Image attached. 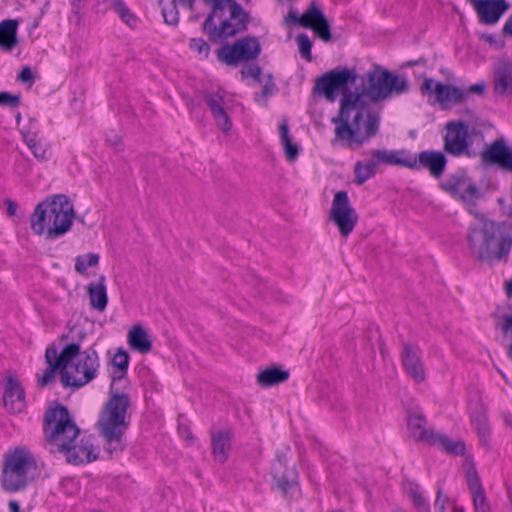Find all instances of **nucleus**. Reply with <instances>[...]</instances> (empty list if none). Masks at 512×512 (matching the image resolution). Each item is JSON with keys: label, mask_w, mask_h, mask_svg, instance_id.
Instances as JSON below:
<instances>
[{"label": "nucleus", "mask_w": 512, "mask_h": 512, "mask_svg": "<svg viewBox=\"0 0 512 512\" xmlns=\"http://www.w3.org/2000/svg\"><path fill=\"white\" fill-rule=\"evenodd\" d=\"M485 88H486V85L484 82H478V83L471 85L468 89H466L464 91L467 92V97L471 93H475L477 95L482 96L485 92Z\"/></svg>", "instance_id": "nucleus-48"}, {"label": "nucleus", "mask_w": 512, "mask_h": 512, "mask_svg": "<svg viewBox=\"0 0 512 512\" xmlns=\"http://www.w3.org/2000/svg\"><path fill=\"white\" fill-rule=\"evenodd\" d=\"M476 139L478 140L479 142H483L484 141V134L481 130L475 128V127H472L471 129L469 128V141L472 143V139Z\"/></svg>", "instance_id": "nucleus-50"}, {"label": "nucleus", "mask_w": 512, "mask_h": 512, "mask_svg": "<svg viewBox=\"0 0 512 512\" xmlns=\"http://www.w3.org/2000/svg\"><path fill=\"white\" fill-rule=\"evenodd\" d=\"M288 378L289 372L287 370L275 366L260 371L256 376L257 383L262 387L278 385L285 382Z\"/></svg>", "instance_id": "nucleus-32"}, {"label": "nucleus", "mask_w": 512, "mask_h": 512, "mask_svg": "<svg viewBox=\"0 0 512 512\" xmlns=\"http://www.w3.org/2000/svg\"><path fill=\"white\" fill-rule=\"evenodd\" d=\"M432 438L429 444L438 446L443 449L445 452L453 455H463L465 453V444L464 442L458 440L453 441L445 435H442L436 432L431 436Z\"/></svg>", "instance_id": "nucleus-33"}, {"label": "nucleus", "mask_w": 512, "mask_h": 512, "mask_svg": "<svg viewBox=\"0 0 512 512\" xmlns=\"http://www.w3.org/2000/svg\"><path fill=\"white\" fill-rule=\"evenodd\" d=\"M376 172L375 162L372 161L371 157L367 161H358L354 166V183L362 185L368 179L374 176Z\"/></svg>", "instance_id": "nucleus-35"}, {"label": "nucleus", "mask_w": 512, "mask_h": 512, "mask_svg": "<svg viewBox=\"0 0 512 512\" xmlns=\"http://www.w3.org/2000/svg\"><path fill=\"white\" fill-rule=\"evenodd\" d=\"M480 156L483 164H499L506 168L512 160V148L506 145L503 138H499L486 145Z\"/></svg>", "instance_id": "nucleus-19"}, {"label": "nucleus", "mask_w": 512, "mask_h": 512, "mask_svg": "<svg viewBox=\"0 0 512 512\" xmlns=\"http://www.w3.org/2000/svg\"><path fill=\"white\" fill-rule=\"evenodd\" d=\"M407 425L411 432V435L417 441H424L429 443L431 441L430 436L436 433V431L434 430H428L425 428L426 420L424 416L420 413L410 414L408 416Z\"/></svg>", "instance_id": "nucleus-30"}, {"label": "nucleus", "mask_w": 512, "mask_h": 512, "mask_svg": "<svg viewBox=\"0 0 512 512\" xmlns=\"http://www.w3.org/2000/svg\"><path fill=\"white\" fill-rule=\"evenodd\" d=\"M112 364L118 369L119 374L114 373L110 385L109 398L102 409L97 422L100 434L107 443V450L121 451L124 449V435L129 423L126 421L127 410L130 406V399L125 393L113 389L114 383L122 380L129 365V355L123 349H118L112 358Z\"/></svg>", "instance_id": "nucleus-2"}, {"label": "nucleus", "mask_w": 512, "mask_h": 512, "mask_svg": "<svg viewBox=\"0 0 512 512\" xmlns=\"http://www.w3.org/2000/svg\"><path fill=\"white\" fill-rule=\"evenodd\" d=\"M413 156L416 160V167L411 168L412 170L426 168L434 178H440L444 173L447 159L442 152L435 150H425L421 151L418 156Z\"/></svg>", "instance_id": "nucleus-20"}, {"label": "nucleus", "mask_w": 512, "mask_h": 512, "mask_svg": "<svg viewBox=\"0 0 512 512\" xmlns=\"http://www.w3.org/2000/svg\"><path fill=\"white\" fill-rule=\"evenodd\" d=\"M329 218L339 229L343 237H347L358 221V215L351 206L346 191H338L333 198Z\"/></svg>", "instance_id": "nucleus-14"}, {"label": "nucleus", "mask_w": 512, "mask_h": 512, "mask_svg": "<svg viewBox=\"0 0 512 512\" xmlns=\"http://www.w3.org/2000/svg\"><path fill=\"white\" fill-rule=\"evenodd\" d=\"M189 47L196 52L201 59H206L210 54V46L202 38H192L189 42Z\"/></svg>", "instance_id": "nucleus-40"}, {"label": "nucleus", "mask_w": 512, "mask_h": 512, "mask_svg": "<svg viewBox=\"0 0 512 512\" xmlns=\"http://www.w3.org/2000/svg\"><path fill=\"white\" fill-rule=\"evenodd\" d=\"M493 89L498 96H505L512 91V63L499 62L493 71Z\"/></svg>", "instance_id": "nucleus-26"}, {"label": "nucleus", "mask_w": 512, "mask_h": 512, "mask_svg": "<svg viewBox=\"0 0 512 512\" xmlns=\"http://www.w3.org/2000/svg\"><path fill=\"white\" fill-rule=\"evenodd\" d=\"M77 352L78 346L76 345H65L60 354H58L55 347H48L45 351V359L48 367L44 370L43 375L38 377V386L44 387L51 382L55 376L56 370L59 369L61 373L65 371Z\"/></svg>", "instance_id": "nucleus-16"}, {"label": "nucleus", "mask_w": 512, "mask_h": 512, "mask_svg": "<svg viewBox=\"0 0 512 512\" xmlns=\"http://www.w3.org/2000/svg\"><path fill=\"white\" fill-rule=\"evenodd\" d=\"M289 448L276 452V462L273 465V477L277 480L278 487L286 492L296 479L295 466L287 467Z\"/></svg>", "instance_id": "nucleus-21"}, {"label": "nucleus", "mask_w": 512, "mask_h": 512, "mask_svg": "<svg viewBox=\"0 0 512 512\" xmlns=\"http://www.w3.org/2000/svg\"><path fill=\"white\" fill-rule=\"evenodd\" d=\"M73 218V204L66 195L57 194L37 204L30 227L34 234L54 240L70 230Z\"/></svg>", "instance_id": "nucleus-4"}, {"label": "nucleus", "mask_w": 512, "mask_h": 512, "mask_svg": "<svg viewBox=\"0 0 512 512\" xmlns=\"http://www.w3.org/2000/svg\"><path fill=\"white\" fill-rule=\"evenodd\" d=\"M507 352H508V355L512 358V343L510 344Z\"/></svg>", "instance_id": "nucleus-61"}, {"label": "nucleus", "mask_w": 512, "mask_h": 512, "mask_svg": "<svg viewBox=\"0 0 512 512\" xmlns=\"http://www.w3.org/2000/svg\"><path fill=\"white\" fill-rule=\"evenodd\" d=\"M506 215L510 218H512V196H511V205L509 206Z\"/></svg>", "instance_id": "nucleus-59"}, {"label": "nucleus", "mask_w": 512, "mask_h": 512, "mask_svg": "<svg viewBox=\"0 0 512 512\" xmlns=\"http://www.w3.org/2000/svg\"><path fill=\"white\" fill-rule=\"evenodd\" d=\"M408 89V81L388 70L375 66L362 76L361 88L345 91L338 115L332 118L335 127L333 142L349 148H359L379 130L380 109L374 104L401 94Z\"/></svg>", "instance_id": "nucleus-1"}, {"label": "nucleus", "mask_w": 512, "mask_h": 512, "mask_svg": "<svg viewBox=\"0 0 512 512\" xmlns=\"http://www.w3.org/2000/svg\"><path fill=\"white\" fill-rule=\"evenodd\" d=\"M418 63H419V61H410V62H408V65L414 66V65H417Z\"/></svg>", "instance_id": "nucleus-63"}, {"label": "nucleus", "mask_w": 512, "mask_h": 512, "mask_svg": "<svg viewBox=\"0 0 512 512\" xmlns=\"http://www.w3.org/2000/svg\"><path fill=\"white\" fill-rule=\"evenodd\" d=\"M204 100L212 113L214 121L219 129L224 133L230 131L232 127L231 120L224 109V97L219 92L216 94L206 93Z\"/></svg>", "instance_id": "nucleus-25"}, {"label": "nucleus", "mask_w": 512, "mask_h": 512, "mask_svg": "<svg viewBox=\"0 0 512 512\" xmlns=\"http://www.w3.org/2000/svg\"><path fill=\"white\" fill-rule=\"evenodd\" d=\"M24 142L27 144L34 157L40 161H46L49 158L47 145L42 143L37 136V132H22Z\"/></svg>", "instance_id": "nucleus-34"}, {"label": "nucleus", "mask_w": 512, "mask_h": 512, "mask_svg": "<svg viewBox=\"0 0 512 512\" xmlns=\"http://www.w3.org/2000/svg\"><path fill=\"white\" fill-rule=\"evenodd\" d=\"M85 338L83 331L78 332V341L69 345L78 346V352L73 360L68 364L65 371L61 374V382L63 386L82 387L92 381L97 374L100 366L98 353L93 347H89L84 351L81 350L80 342Z\"/></svg>", "instance_id": "nucleus-8"}, {"label": "nucleus", "mask_w": 512, "mask_h": 512, "mask_svg": "<svg viewBox=\"0 0 512 512\" xmlns=\"http://www.w3.org/2000/svg\"><path fill=\"white\" fill-rule=\"evenodd\" d=\"M99 261V255L89 253L83 256H78L75 259V270L79 273L85 272L89 267L96 265Z\"/></svg>", "instance_id": "nucleus-37"}, {"label": "nucleus", "mask_w": 512, "mask_h": 512, "mask_svg": "<svg viewBox=\"0 0 512 512\" xmlns=\"http://www.w3.org/2000/svg\"><path fill=\"white\" fill-rule=\"evenodd\" d=\"M18 80H20L23 83L33 82V74L30 67L25 66L22 68V70L18 74Z\"/></svg>", "instance_id": "nucleus-49"}, {"label": "nucleus", "mask_w": 512, "mask_h": 512, "mask_svg": "<svg viewBox=\"0 0 512 512\" xmlns=\"http://www.w3.org/2000/svg\"><path fill=\"white\" fill-rule=\"evenodd\" d=\"M296 42H297L301 56L305 60L311 61L312 60V55H311L312 42L309 39L308 35L305 33L298 34L296 36Z\"/></svg>", "instance_id": "nucleus-39"}, {"label": "nucleus", "mask_w": 512, "mask_h": 512, "mask_svg": "<svg viewBox=\"0 0 512 512\" xmlns=\"http://www.w3.org/2000/svg\"><path fill=\"white\" fill-rule=\"evenodd\" d=\"M173 4L181 5L183 7L191 9L195 0H172Z\"/></svg>", "instance_id": "nucleus-55"}, {"label": "nucleus", "mask_w": 512, "mask_h": 512, "mask_svg": "<svg viewBox=\"0 0 512 512\" xmlns=\"http://www.w3.org/2000/svg\"><path fill=\"white\" fill-rule=\"evenodd\" d=\"M58 453L66 457V461L73 465L89 463L97 458V451L94 447L91 437L76 439L74 443L67 445Z\"/></svg>", "instance_id": "nucleus-17"}, {"label": "nucleus", "mask_w": 512, "mask_h": 512, "mask_svg": "<svg viewBox=\"0 0 512 512\" xmlns=\"http://www.w3.org/2000/svg\"><path fill=\"white\" fill-rule=\"evenodd\" d=\"M371 159L376 167L379 164L398 165L407 168L416 167L415 157L406 151L371 150Z\"/></svg>", "instance_id": "nucleus-22"}, {"label": "nucleus", "mask_w": 512, "mask_h": 512, "mask_svg": "<svg viewBox=\"0 0 512 512\" xmlns=\"http://www.w3.org/2000/svg\"><path fill=\"white\" fill-rule=\"evenodd\" d=\"M9 512H20L19 503L15 500H10L8 503Z\"/></svg>", "instance_id": "nucleus-56"}, {"label": "nucleus", "mask_w": 512, "mask_h": 512, "mask_svg": "<svg viewBox=\"0 0 512 512\" xmlns=\"http://www.w3.org/2000/svg\"><path fill=\"white\" fill-rule=\"evenodd\" d=\"M279 136L281 144L285 150L286 157L289 161H294L298 156V147L293 144L289 136V127L286 122L279 125Z\"/></svg>", "instance_id": "nucleus-36"}, {"label": "nucleus", "mask_w": 512, "mask_h": 512, "mask_svg": "<svg viewBox=\"0 0 512 512\" xmlns=\"http://www.w3.org/2000/svg\"><path fill=\"white\" fill-rule=\"evenodd\" d=\"M356 79L357 74L354 70L348 68L333 69L316 80L313 92L323 95L329 102H334L339 92L342 93L343 98L345 91H351L347 88V85L349 83L354 84Z\"/></svg>", "instance_id": "nucleus-10"}, {"label": "nucleus", "mask_w": 512, "mask_h": 512, "mask_svg": "<svg viewBox=\"0 0 512 512\" xmlns=\"http://www.w3.org/2000/svg\"><path fill=\"white\" fill-rule=\"evenodd\" d=\"M211 446L214 459L218 463L226 462L230 450V435L227 431L219 430L211 434Z\"/></svg>", "instance_id": "nucleus-29"}, {"label": "nucleus", "mask_w": 512, "mask_h": 512, "mask_svg": "<svg viewBox=\"0 0 512 512\" xmlns=\"http://www.w3.org/2000/svg\"><path fill=\"white\" fill-rule=\"evenodd\" d=\"M6 205H7V214L9 216H13L15 215L16 213V209H17V205L16 203H14L13 201L11 200H7L6 201Z\"/></svg>", "instance_id": "nucleus-54"}, {"label": "nucleus", "mask_w": 512, "mask_h": 512, "mask_svg": "<svg viewBox=\"0 0 512 512\" xmlns=\"http://www.w3.org/2000/svg\"><path fill=\"white\" fill-rule=\"evenodd\" d=\"M402 366L409 377L416 383H421L425 379V370L421 362L418 351L409 343L403 344L401 354Z\"/></svg>", "instance_id": "nucleus-23"}, {"label": "nucleus", "mask_w": 512, "mask_h": 512, "mask_svg": "<svg viewBox=\"0 0 512 512\" xmlns=\"http://www.w3.org/2000/svg\"><path fill=\"white\" fill-rule=\"evenodd\" d=\"M467 242L471 255L478 261L494 265L506 262L512 246V236L507 232L506 221L482 217L480 226H470Z\"/></svg>", "instance_id": "nucleus-3"}, {"label": "nucleus", "mask_w": 512, "mask_h": 512, "mask_svg": "<svg viewBox=\"0 0 512 512\" xmlns=\"http://www.w3.org/2000/svg\"><path fill=\"white\" fill-rule=\"evenodd\" d=\"M128 344L131 349L147 354L152 349V341L147 331L140 325L133 326L128 332Z\"/></svg>", "instance_id": "nucleus-28"}, {"label": "nucleus", "mask_w": 512, "mask_h": 512, "mask_svg": "<svg viewBox=\"0 0 512 512\" xmlns=\"http://www.w3.org/2000/svg\"><path fill=\"white\" fill-rule=\"evenodd\" d=\"M444 136V150L455 157L475 158L478 152L469 141V125L465 121H449Z\"/></svg>", "instance_id": "nucleus-11"}, {"label": "nucleus", "mask_w": 512, "mask_h": 512, "mask_svg": "<svg viewBox=\"0 0 512 512\" xmlns=\"http://www.w3.org/2000/svg\"><path fill=\"white\" fill-rule=\"evenodd\" d=\"M40 474L34 454L25 447L5 453L1 471V487L7 493H17L30 486Z\"/></svg>", "instance_id": "nucleus-6"}, {"label": "nucleus", "mask_w": 512, "mask_h": 512, "mask_svg": "<svg viewBox=\"0 0 512 512\" xmlns=\"http://www.w3.org/2000/svg\"><path fill=\"white\" fill-rule=\"evenodd\" d=\"M272 94V89L269 85H264L263 88H262V95L264 97H268Z\"/></svg>", "instance_id": "nucleus-57"}, {"label": "nucleus", "mask_w": 512, "mask_h": 512, "mask_svg": "<svg viewBox=\"0 0 512 512\" xmlns=\"http://www.w3.org/2000/svg\"><path fill=\"white\" fill-rule=\"evenodd\" d=\"M43 432L51 453H58L79 438L80 429L63 405L49 408L44 415Z\"/></svg>", "instance_id": "nucleus-7"}, {"label": "nucleus", "mask_w": 512, "mask_h": 512, "mask_svg": "<svg viewBox=\"0 0 512 512\" xmlns=\"http://www.w3.org/2000/svg\"><path fill=\"white\" fill-rule=\"evenodd\" d=\"M507 293L512 295V280L507 284Z\"/></svg>", "instance_id": "nucleus-60"}, {"label": "nucleus", "mask_w": 512, "mask_h": 512, "mask_svg": "<svg viewBox=\"0 0 512 512\" xmlns=\"http://www.w3.org/2000/svg\"><path fill=\"white\" fill-rule=\"evenodd\" d=\"M3 403L6 410L14 414L22 412L25 407V392L13 377L6 380Z\"/></svg>", "instance_id": "nucleus-24"}, {"label": "nucleus", "mask_w": 512, "mask_h": 512, "mask_svg": "<svg viewBox=\"0 0 512 512\" xmlns=\"http://www.w3.org/2000/svg\"><path fill=\"white\" fill-rule=\"evenodd\" d=\"M505 169L512 170V160L510 161V165L507 166Z\"/></svg>", "instance_id": "nucleus-64"}, {"label": "nucleus", "mask_w": 512, "mask_h": 512, "mask_svg": "<svg viewBox=\"0 0 512 512\" xmlns=\"http://www.w3.org/2000/svg\"><path fill=\"white\" fill-rule=\"evenodd\" d=\"M449 498L442 495V491L439 488L437 490L436 500L434 502V508L439 512H444L446 506L449 504Z\"/></svg>", "instance_id": "nucleus-47"}, {"label": "nucleus", "mask_w": 512, "mask_h": 512, "mask_svg": "<svg viewBox=\"0 0 512 512\" xmlns=\"http://www.w3.org/2000/svg\"><path fill=\"white\" fill-rule=\"evenodd\" d=\"M476 139L478 140L479 142H483L484 141V134L481 130L475 128V127H472L471 129L469 128V141L472 143V139Z\"/></svg>", "instance_id": "nucleus-51"}, {"label": "nucleus", "mask_w": 512, "mask_h": 512, "mask_svg": "<svg viewBox=\"0 0 512 512\" xmlns=\"http://www.w3.org/2000/svg\"><path fill=\"white\" fill-rule=\"evenodd\" d=\"M470 493L475 512H488L489 504L487 502L483 487L470 491Z\"/></svg>", "instance_id": "nucleus-38"}, {"label": "nucleus", "mask_w": 512, "mask_h": 512, "mask_svg": "<svg viewBox=\"0 0 512 512\" xmlns=\"http://www.w3.org/2000/svg\"><path fill=\"white\" fill-rule=\"evenodd\" d=\"M285 22H291L304 28L312 29L315 35L324 42H330L332 40L329 23L315 1L309 3L307 9L301 16L294 10L289 11L285 17Z\"/></svg>", "instance_id": "nucleus-12"}, {"label": "nucleus", "mask_w": 512, "mask_h": 512, "mask_svg": "<svg viewBox=\"0 0 512 512\" xmlns=\"http://www.w3.org/2000/svg\"><path fill=\"white\" fill-rule=\"evenodd\" d=\"M18 21L7 19L0 22V47L11 51L17 44Z\"/></svg>", "instance_id": "nucleus-31"}, {"label": "nucleus", "mask_w": 512, "mask_h": 512, "mask_svg": "<svg viewBox=\"0 0 512 512\" xmlns=\"http://www.w3.org/2000/svg\"><path fill=\"white\" fill-rule=\"evenodd\" d=\"M261 72H262V70H261L260 66L252 64V65H248V66L244 67L243 69H241L240 74H241L242 79L251 77L255 81L259 82Z\"/></svg>", "instance_id": "nucleus-45"}, {"label": "nucleus", "mask_w": 512, "mask_h": 512, "mask_svg": "<svg viewBox=\"0 0 512 512\" xmlns=\"http://www.w3.org/2000/svg\"><path fill=\"white\" fill-rule=\"evenodd\" d=\"M176 6H177V4H173V2H172L168 8L167 7L162 8V15H163L164 21L167 24L177 25V23L179 21V16H178V11L176 10Z\"/></svg>", "instance_id": "nucleus-44"}, {"label": "nucleus", "mask_w": 512, "mask_h": 512, "mask_svg": "<svg viewBox=\"0 0 512 512\" xmlns=\"http://www.w3.org/2000/svg\"><path fill=\"white\" fill-rule=\"evenodd\" d=\"M474 7L481 22L491 25L508 10L509 5L505 0H469Z\"/></svg>", "instance_id": "nucleus-18"}, {"label": "nucleus", "mask_w": 512, "mask_h": 512, "mask_svg": "<svg viewBox=\"0 0 512 512\" xmlns=\"http://www.w3.org/2000/svg\"><path fill=\"white\" fill-rule=\"evenodd\" d=\"M496 328L500 329L505 340H511L512 343V313L502 315Z\"/></svg>", "instance_id": "nucleus-41"}, {"label": "nucleus", "mask_w": 512, "mask_h": 512, "mask_svg": "<svg viewBox=\"0 0 512 512\" xmlns=\"http://www.w3.org/2000/svg\"><path fill=\"white\" fill-rule=\"evenodd\" d=\"M105 282V276L100 275L96 282H91L86 287L90 306L99 312H103L108 303L107 287Z\"/></svg>", "instance_id": "nucleus-27"}, {"label": "nucleus", "mask_w": 512, "mask_h": 512, "mask_svg": "<svg viewBox=\"0 0 512 512\" xmlns=\"http://www.w3.org/2000/svg\"><path fill=\"white\" fill-rule=\"evenodd\" d=\"M466 481L470 491L482 488L476 469L474 468L473 465H470L466 469Z\"/></svg>", "instance_id": "nucleus-43"}, {"label": "nucleus", "mask_w": 512, "mask_h": 512, "mask_svg": "<svg viewBox=\"0 0 512 512\" xmlns=\"http://www.w3.org/2000/svg\"><path fill=\"white\" fill-rule=\"evenodd\" d=\"M409 496L418 512H430L428 501L422 496L418 489H411Z\"/></svg>", "instance_id": "nucleus-42"}, {"label": "nucleus", "mask_w": 512, "mask_h": 512, "mask_svg": "<svg viewBox=\"0 0 512 512\" xmlns=\"http://www.w3.org/2000/svg\"><path fill=\"white\" fill-rule=\"evenodd\" d=\"M120 142H121V139L118 136H115V138L113 139L112 145L116 147L120 144Z\"/></svg>", "instance_id": "nucleus-58"}, {"label": "nucleus", "mask_w": 512, "mask_h": 512, "mask_svg": "<svg viewBox=\"0 0 512 512\" xmlns=\"http://www.w3.org/2000/svg\"><path fill=\"white\" fill-rule=\"evenodd\" d=\"M20 103L19 95H12L9 92H0V105L8 107H17Z\"/></svg>", "instance_id": "nucleus-46"}, {"label": "nucleus", "mask_w": 512, "mask_h": 512, "mask_svg": "<svg viewBox=\"0 0 512 512\" xmlns=\"http://www.w3.org/2000/svg\"><path fill=\"white\" fill-rule=\"evenodd\" d=\"M441 188L455 199L460 200L472 213L476 200L480 198V192L476 184L465 172H457L451 175Z\"/></svg>", "instance_id": "nucleus-13"}, {"label": "nucleus", "mask_w": 512, "mask_h": 512, "mask_svg": "<svg viewBox=\"0 0 512 512\" xmlns=\"http://www.w3.org/2000/svg\"><path fill=\"white\" fill-rule=\"evenodd\" d=\"M262 51L256 37L245 36L233 43H226L216 50L217 60L227 66L237 67L256 60Z\"/></svg>", "instance_id": "nucleus-9"}, {"label": "nucleus", "mask_w": 512, "mask_h": 512, "mask_svg": "<svg viewBox=\"0 0 512 512\" xmlns=\"http://www.w3.org/2000/svg\"><path fill=\"white\" fill-rule=\"evenodd\" d=\"M250 14L236 1L216 5L202 24V31L212 43H221L247 30Z\"/></svg>", "instance_id": "nucleus-5"}, {"label": "nucleus", "mask_w": 512, "mask_h": 512, "mask_svg": "<svg viewBox=\"0 0 512 512\" xmlns=\"http://www.w3.org/2000/svg\"><path fill=\"white\" fill-rule=\"evenodd\" d=\"M420 92L424 96H435V102L442 109H448L452 104H458L467 100V92L457 86L435 82L432 78H425L420 85Z\"/></svg>", "instance_id": "nucleus-15"}, {"label": "nucleus", "mask_w": 512, "mask_h": 512, "mask_svg": "<svg viewBox=\"0 0 512 512\" xmlns=\"http://www.w3.org/2000/svg\"><path fill=\"white\" fill-rule=\"evenodd\" d=\"M512 229V220L510 222H507V232Z\"/></svg>", "instance_id": "nucleus-62"}, {"label": "nucleus", "mask_w": 512, "mask_h": 512, "mask_svg": "<svg viewBox=\"0 0 512 512\" xmlns=\"http://www.w3.org/2000/svg\"><path fill=\"white\" fill-rule=\"evenodd\" d=\"M210 8L216 7V5H223L234 2L235 0H203Z\"/></svg>", "instance_id": "nucleus-52"}, {"label": "nucleus", "mask_w": 512, "mask_h": 512, "mask_svg": "<svg viewBox=\"0 0 512 512\" xmlns=\"http://www.w3.org/2000/svg\"><path fill=\"white\" fill-rule=\"evenodd\" d=\"M502 31L504 35L512 36V14L507 19Z\"/></svg>", "instance_id": "nucleus-53"}]
</instances>
